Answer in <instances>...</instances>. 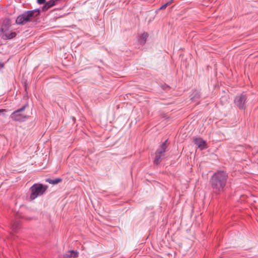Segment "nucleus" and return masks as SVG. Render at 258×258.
Segmentation results:
<instances>
[{"label": "nucleus", "instance_id": "obj_1", "mask_svg": "<svg viewBox=\"0 0 258 258\" xmlns=\"http://www.w3.org/2000/svg\"><path fill=\"white\" fill-rule=\"evenodd\" d=\"M228 177V173L223 170H218L213 174L210 183L214 193L219 194L224 191Z\"/></svg>", "mask_w": 258, "mask_h": 258}, {"label": "nucleus", "instance_id": "obj_2", "mask_svg": "<svg viewBox=\"0 0 258 258\" xmlns=\"http://www.w3.org/2000/svg\"><path fill=\"white\" fill-rule=\"evenodd\" d=\"M28 106L26 103L21 108L13 111L10 115V118L15 121L23 122L27 119V115L25 113V109Z\"/></svg>", "mask_w": 258, "mask_h": 258}, {"label": "nucleus", "instance_id": "obj_3", "mask_svg": "<svg viewBox=\"0 0 258 258\" xmlns=\"http://www.w3.org/2000/svg\"><path fill=\"white\" fill-rule=\"evenodd\" d=\"M47 188V186L44 185L41 183L34 184L30 188L31 191L30 199L33 200L38 196L42 195Z\"/></svg>", "mask_w": 258, "mask_h": 258}, {"label": "nucleus", "instance_id": "obj_4", "mask_svg": "<svg viewBox=\"0 0 258 258\" xmlns=\"http://www.w3.org/2000/svg\"><path fill=\"white\" fill-rule=\"evenodd\" d=\"M168 140H166L159 147L155 153V158L154 162L155 164L158 165L161 161V158L163 154L166 152L167 148L166 144Z\"/></svg>", "mask_w": 258, "mask_h": 258}, {"label": "nucleus", "instance_id": "obj_5", "mask_svg": "<svg viewBox=\"0 0 258 258\" xmlns=\"http://www.w3.org/2000/svg\"><path fill=\"white\" fill-rule=\"evenodd\" d=\"M32 11H25L24 13L19 15L16 20V24L17 25H24V24L30 22L32 18Z\"/></svg>", "mask_w": 258, "mask_h": 258}, {"label": "nucleus", "instance_id": "obj_6", "mask_svg": "<svg viewBox=\"0 0 258 258\" xmlns=\"http://www.w3.org/2000/svg\"><path fill=\"white\" fill-rule=\"evenodd\" d=\"M247 99L246 95L242 93L236 96L234 99V103L236 106L240 109H245V103Z\"/></svg>", "mask_w": 258, "mask_h": 258}, {"label": "nucleus", "instance_id": "obj_7", "mask_svg": "<svg viewBox=\"0 0 258 258\" xmlns=\"http://www.w3.org/2000/svg\"><path fill=\"white\" fill-rule=\"evenodd\" d=\"M11 26V24L10 18H8L5 19L0 28V32L9 31Z\"/></svg>", "mask_w": 258, "mask_h": 258}, {"label": "nucleus", "instance_id": "obj_8", "mask_svg": "<svg viewBox=\"0 0 258 258\" xmlns=\"http://www.w3.org/2000/svg\"><path fill=\"white\" fill-rule=\"evenodd\" d=\"M1 32L2 33L1 34V38L3 40L11 39L15 38L17 35V33L15 32L9 33L8 31H3Z\"/></svg>", "mask_w": 258, "mask_h": 258}, {"label": "nucleus", "instance_id": "obj_9", "mask_svg": "<svg viewBox=\"0 0 258 258\" xmlns=\"http://www.w3.org/2000/svg\"><path fill=\"white\" fill-rule=\"evenodd\" d=\"M194 143L201 149L203 150L206 148V142L201 138H197L194 139Z\"/></svg>", "mask_w": 258, "mask_h": 258}, {"label": "nucleus", "instance_id": "obj_10", "mask_svg": "<svg viewBox=\"0 0 258 258\" xmlns=\"http://www.w3.org/2000/svg\"><path fill=\"white\" fill-rule=\"evenodd\" d=\"M78 256L77 251L69 250L63 256V258H76Z\"/></svg>", "mask_w": 258, "mask_h": 258}, {"label": "nucleus", "instance_id": "obj_11", "mask_svg": "<svg viewBox=\"0 0 258 258\" xmlns=\"http://www.w3.org/2000/svg\"><path fill=\"white\" fill-rule=\"evenodd\" d=\"M54 6V2L53 1L50 0L47 2H45L44 5L42 7V10L43 12L47 11L49 8Z\"/></svg>", "mask_w": 258, "mask_h": 258}, {"label": "nucleus", "instance_id": "obj_12", "mask_svg": "<svg viewBox=\"0 0 258 258\" xmlns=\"http://www.w3.org/2000/svg\"><path fill=\"white\" fill-rule=\"evenodd\" d=\"M148 37V34L147 32H144L139 36L138 40L141 44H144L145 43Z\"/></svg>", "mask_w": 258, "mask_h": 258}, {"label": "nucleus", "instance_id": "obj_13", "mask_svg": "<svg viewBox=\"0 0 258 258\" xmlns=\"http://www.w3.org/2000/svg\"><path fill=\"white\" fill-rule=\"evenodd\" d=\"M61 180L62 179L61 178H56L55 179L47 178L45 180L46 182L53 185L58 183L59 182H61Z\"/></svg>", "mask_w": 258, "mask_h": 258}, {"label": "nucleus", "instance_id": "obj_14", "mask_svg": "<svg viewBox=\"0 0 258 258\" xmlns=\"http://www.w3.org/2000/svg\"><path fill=\"white\" fill-rule=\"evenodd\" d=\"M191 95L190 99L192 101H196V99L199 98L201 96L200 92L197 90L194 91Z\"/></svg>", "mask_w": 258, "mask_h": 258}, {"label": "nucleus", "instance_id": "obj_15", "mask_svg": "<svg viewBox=\"0 0 258 258\" xmlns=\"http://www.w3.org/2000/svg\"><path fill=\"white\" fill-rule=\"evenodd\" d=\"M29 11H32V17L34 16L35 13H36V12L37 13V14L36 15V16L39 15L40 14V10L39 9H35L33 10H29Z\"/></svg>", "mask_w": 258, "mask_h": 258}, {"label": "nucleus", "instance_id": "obj_16", "mask_svg": "<svg viewBox=\"0 0 258 258\" xmlns=\"http://www.w3.org/2000/svg\"><path fill=\"white\" fill-rule=\"evenodd\" d=\"M20 227V225L19 223H14V225L12 226V228L13 230L15 231L17 229H18Z\"/></svg>", "mask_w": 258, "mask_h": 258}, {"label": "nucleus", "instance_id": "obj_17", "mask_svg": "<svg viewBox=\"0 0 258 258\" xmlns=\"http://www.w3.org/2000/svg\"><path fill=\"white\" fill-rule=\"evenodd\" d=\"M37 3L40 4H44L46 2V0H37Z\"/></svg>", "mask_w": 258, "mask_h": 258}, {"label": "nucleus", "instance_id": "obj_18", "mask_svg": "<svg viewBox=\"0 0 258 258\" xmlns=\"http://www.w3.org/2000/svg\"><path fill=\"white\" fill-rule=\"evenodd\" d=\"M167 7V6L166 5V4H165L164 5L162 6L161 7H160V8L159 9L162 10V9H165Z\"/></svg>", "mask_w": 258, "mask_h": 258}, {"label": "nucleus", "instance_id": "obj_19", "mask_svg": "<svg viewBox=\"0 0 258 258\" xmlns=\"http://www.w3.org/2000/svg\"><path fill=\"white\" fill-rule=\"evenodd\" d=\"M173 1L174 0L169 1V2H168L167 3H166V5L168 6L171 5L173 3Z\"/></svg>", "mask_w": 258, "mask_h": 258}, {"label": "nucleus", "instance_id": "obj_20", "mask_svg": "<svg viewBox=\"0 0 258 258\" xmlns=\"http://www.w3.org/2000/svg\"><path fill=\"white\" fill-rule=\"evenodd\" d=\"M4 67V64L0 62V69H3Z\"/></svg>", "mask_w": 258, "mask_h": 258}, {"label": "nucleus", "instance_id": "obj_21", "mask_svg": "<svg viewBox=\"0 0 258 258\" xmlns=\"http://www.w3.org/2000/svg\"><path fill=\"white\" fill-rule=\"evenodd\" d=\"M2 111L1 110H0V112H2Z\"/></svg>", "mask_w": 258, "mask_h": 258}]
</instances>
